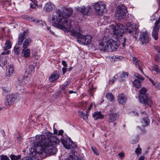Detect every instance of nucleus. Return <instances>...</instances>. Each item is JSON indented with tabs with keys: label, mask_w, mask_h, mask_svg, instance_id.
I'll return each instance as SVG.
<instances>
[{
	"label": "nucleus",
	"mask_w": 160,
	"mask_h": 160,
	"mask_svg": "<svg viewBox=\"0 0 160 160\" xmlns=\"http://www.w3.org/2000/svg\"><path fill=\"white\" fill-rule=\"evenodd\" d=\"M29 70L31 72H33L34 70V68L32 65L30 66L29 67Z\"/></svg>",
	"instance_id": "37998d69"
},
{
	"label": "nucleus",
	"mask_w": 160,
	"mask_h": 160,
	"mask_svg": "<svg viewBox=\"0 0 160 160\" xmlns=\"http://www.w3.org/2000/svg\"><path fill=\"white\" fill-rule=\"evenodd\" d=\"M17 100V96L13 94L7 96L5 101V105L8 106L12 104L15 102Z\"/></svg>",
	"instance_id": "f8f14e48"
},
{
	"label": "nucleus",
	"mask_w": 160,
	"mask_h": 160,
	"mask_svg": "<svg viewBox=\"0 0 160 160\" xmlns=\"http://www.w3.org/2000/svg\"><path fill=\"white\" fill-rule=\"evenodd\" d=\"M146 91L147 89L144 88H142L140 91V93L142 95L139 97V100L141 103L145 106L148 105L150 107L152 104V101L149 95L146 94Z\"/></svg>",
	"instance_id": "423d86ee"
},
{
	"label": "nucleus",
	"mask_w": 160,
	"mask_h": 160,
	"mask_svg": "<svg viewBox=\"0 0 160 160\" xmlns=\"http://www.w3.org/2000/svg\"><path fill=\"white\" fill-rule=\"evenodd\" d=\"M72 68L70 67L68 69V71H71L72 70Z\"/></svg>",
	"instance_id": "e2e57ef3"
},
{
	"label": "nucleus",
	"mask_w": 160,
	"mask_h": 160,
	"mask_svg": "<svg viewBox=\"0 0 160 160\" xmlns=\"http://www.w3.org/2000/svg\"><path fill=\"white\" fill-rule=\"evenodd\" d=\"M134 75L137 78H138L141 80L143 81L144 79V78L141 75L137 73H135L134 74Z\"/></svg>",
	"instance_id": "72a5a7b5"
},
{
	"label": "nucleus",
	"mask_w": 160,
	"mask_h": 160,
	"mask_svg": "<svg viewBox=\"0 0 160 160\" xmlns=\"http://www.w3.org/2000/svg\"><path fill=\"white\" fill-rule=\"evenodd\" d=\"M1 160H10V159L7 156L2 155L1 156Z\"/></svg>",
	"instance_id": "4c0bfd02"
},
{
	"label": "nucleus",
	"mask_w": 160,
	"mask_h": 160,
	"mask_svg": "<svg viewBox=\"0 0 160 160\" xmlns=\"http://www.w3.org/2000/svg\"><path fill=\"white\" fill-rule=\"evenodd\" d=\"M30 50L29 49H24L22 50L21 55L22 56L26 58H28L30 55Z\"/></svg>",
	"instance_id": "aec40b11"
},
{
	"label": "nucleus",
	"mask_w": 160,
	"mask_h": 160,
	"mask_svg": "<svg viewBox=\"0 0 160 160\" xmlns=\"http://www.w3.org/2000/svg\"><path fill=\"white\" fill-rule=\"evenodd\" d=\"M142 152V149L140 148H137L135 150V152L137 154H140Z\"/></svg>",
	"instance_id": "ea45409f"
},
{
	"label": "nucleus",
	"mask_w": 160,
	"mask_h": 160,
	"mask_svg": "<svg viewBox=\"0 0 160 160\" xmlns=\"http://www.w3.org/2000/svg\"><path fill=\"white\" fill-rule=\"evenodd\" d=\"M153 85H155V83L152 80L151 82Z\"/></svg>",
	"instance_id": "0e129e2a"
},
{
	"label": "nucleus",
	"mask_w": 160,
	"mask_h": 160,
	"mask_svg": "<svg viewBox=\"0 0 160 160\" xmlns=\"http://www.w3.org/2000/svg\"><path fill=\"white\" fill-rule=\"evenodd\" d=\"M32 42L31 39L30 38H27L24 41L23 44L22 48L24 49H26L30 46Z\"/></svg>",
	"instance_id": "6ab92c4d"
},
{
	"label": "nucleus",
	"mask_w": 160,
	"mask_h": 160,
	"mask_svg": "<svg viewBox=\"0 0 160 160\" xmlns=\"http://www.w3.org/2000/svg\"><path fill=\"white\" fill-rule=\"evenodd\" d=\"M150 39V34L147 32H141L139 40L142 44L148 43Z\"/></svg>",
	"instance_id": "1a4fd4ad"
},
{
	"label": "nucleus",
	"mask_w": 160,
	"mask_h": 160,
	"mask_svg": "<svg viewBox=\"0 0 160 160\" xmlns=\"http://www.w3.org/2000/svg\"><path fill=\"white\" fill-rule=\"evenodd\" d=\"M47 29L48 30H49L50 32L52 33V34H53L54 33V32H53V31H52L51 30V28H50V27H47Z\"/></svg>",
	"instance_id": "4d7b16f0"
},
{
	"label": "nucleus",
	"mask_w": 160,
	"mask_h": 160,
	"mask_svg": "<svg viewBox=\"0 0 160 160\" xmlns=\"http://www.w3.org/2000/svg\"><path fill=\"white\" fill-rule=\"evenodd\" d=\"M146 77L149 79V80L150 82H151V81H152L153 80L151 78H149L148 76H147Z\"/></svg>",
	"instance_id": "69168bd1"
},
{
	"label": "nucleus",
	"mask_w": 160,
	"mask_h": 160,
	"mask_svg": "<svg viewBox=\"0 0 160 160\" xmlns=\"http://www.w3.org/2000/svg\"><path fill=\"white\" fill-rule=\"evenodd\" d=\"M12 43L9 40H7L5 43L4 47L2 48L3 50L4 51H7L11 48Z\"/></svg>",
	"instance_id": "412c9836"
},
{
	"label": "nucleus",
	"mask_w": 160,
	"mask_h": 160,
	"mask_svg": "<svg viewBox=\"0 0 160 160\" xmlns=\"http://www.w3.org/2000/svg\"><path fill=\"white\" fill-rule=\"evenodd\" d=\"M144 66L143 65H138V68L141 71V72L143 73V72L142 69L143 68Z\"/></svg>",
	"instance_id": "79ce46f5"
},
{
	"label": "nucleus",
	"mask_w": 160,
	"mask_h": 160,
	"mask_svg": "<svg viewBox=\"0 0 160 160\" xmlns=\"http://www.w3.org/2000/svg\"><path fill=\"white\" fill-rule=\"evenodd\" d=\"M61 141L64 147L66 148L75 149L77 148V145L73 143L71 140H69L68 142L63 139H62Z\"/></svg>",
	"instance_id": "9b49d317"
},
{
	"label": "nucleus",
	"mask_w": 160,
	"mask_h": 160,
	"mask_svg": "<svg viewBox=\"0 0 160 160\" xmlns=\"http://www.w3.org/2000/svg\"><path fill=\"white\" fill-rule=\"evenodd\" d=\"M91 148L94 154L97 155H99V153L98 152V150L95 147H92Z\"/></svg>",
	"instance_id": "c9c22d12"
},
{
	"label": "nucleus",
	"mask_w": 160,
	"mask_h": 160,
	"mask_svg": "<svg viewBox=\"0 0 160 160\" xmlns=\"http://www.w3.org/2000/svg\"><path fill=\"white\" fill-rule=\"evenodd\" d=\"M152 70L155 71L157 74L160 72V69L156 65H154L152 68Z\"/></svg>",
	"instance_id": "2f4dec72"
},
{
	"label": "nucleus",
	"mask_w": 160,
	"mask_h": 160,
	"mask_svg": "<svg viewBox=\"0 0 160 160\" xmlns=\"http://www.w3.org/2000/svg\"><path fill=\"white\" fill-rule=\"evenodd\" d=\"M21 157V156L19 155L16 156L13 155H11V158L12 160H18Z\"/></svg>",
	"instance_id": "7c9ffc66"
},
{
	"label": "nucleus",
	"mask_w": 160,
	"mask_h": 160,
	"mask_svg": "<svg viewBox=\"0 0 160 160\" xmlns=\"http://www.w3.org/2000/svg\"><path fill=\"white\" fill-rule=\"evenodd\" d=\"M69 92L70 94H72V93H76V92L73 91L72 90H70L69 91Z\"/></svg>",
	"instance_id": "052dcab7"
},
{
	"label": "nucleus",
	"mask_w": 160,
	"mask_h": 160,
	"mask_svg": "<svg viewBox=\"0 0 160 160\" xmlns=\"http://www.w3.org/2000/svg\"><path fill=\"white\" fill-rule=\"evenodd\" d=\"M7 63L6 57L0 58V66L2 67L4 66Z\"/></svg>",
	"instance_id": "a878e982"
},
{
	"label": "nucleus",
	"mask_w": 160,
	"mask_h": 160,
	"mask_svg": "<svg viewBox=\"0 0 160 160\" xmlns=\"http://www.w3.org/2000/svg\"><path fill=\"white\" fill-rule=\"evenodd\" d=\"M128 73L126 72H123L120 75V78L122 79H123L124 78H127L128 77Z\"/></svg>",
	"instance_id": "473e14b6"
},
{
	"label": "nucleus",
	"mask_w": 160,
	"mask_h": 160,
	"mask_svg": "<svg viewBox=\"0 0 160 160\" xmlns=\"http://www.w3.org/2000/svg\"><path fill=\"white\" fill-rule=\"evenodd\" d=\"M156 87L157 88H160V83H157Z\"/></svg>",
	"instance_id": "13d9d810"
},
{
	"label": "nucleus",
	"mask_w": 160,
	"mask_h": 160,
	"mask_svg": "<svg viewBox=\"0 0 160 160\" xmlns=\"http://www.w3.org/2000/svg\"><path fill=\"white\" fill-rule=\"evenodd\" d=\"M32 2V3L37 5V2L36 0H31Z\"/></svg>",
	"instance_id": "5fc2aeb1"
},
{
	"label": "nucleus",
	"mask_w": 160,
	"mask_h": 160,
	"mask_svg": "<svg viewBox=\"0 0 160 160\" xmlns=\"http://www.w3.org/2000/svg\"><path fill=\"white\" fill-rule=\"evenodd\" d=\"M62 64L65 67H67V63L64 60H63L62 61Z\"/></svg>",
	"instance_id": "09e8293b"
},
{
	"label": "nucleus",
	"mask_w": 160,
	"mask_h": 160,
	"mask_svg": "<svg viewBox=\"0 0 160 160\" xmlns=\"http://www.w3.org/2000/svg\"><path fill=\"white\" fill-rule=\"evenodd\" d=\"M5 51L2 52L1 54L2 55H8L11 53V51L10 50L8 51Z\"/></svg>",
	"instance_id": "a19ab883"
},
{
	"label": "nucleus",
	"mask_w": 160,
	"mask_h": 160,
	"mask_svg": "<svg viewBox=\"0 0 160 160\" xmlns=\"http://www.w3.org/2000/svg\"><path fill=\"white\" fill-rule=\"evenodd\" d=\"M76 9L78 12L85 15H88L91 10L90 7H85L84 6H78Z\"/></svg>",
	"instance_id": "ddd939ff"
},
{
	"label": "nucleus",
	"mask_w": 160,
	"mask_h": 160,
	"mask_svg": "<svg viewBox=\"0 0 160 160\" xmlns=\"http://www.w3.org/2000/svg\"><path fill=\"white\" fill-rule=\"evenodd\" d=\"M118 117V115L116 113H111L109 114L108 122H115Z\"/></svg>",
	"instance_id": "f3484780"
},
{
	"label": "nucleus",
	"mask_w": 160,
	"mask_h": 160,
	"mask_svg": "<svg viewBox=\"0 0 160 160\" xmlns=\"http://www.w3.org/2000/svg\"><path fill=\"white\" fill-rule=\"evenodd\" d=\"M83 114V113L82 112L80 111L78 112V114L80 117Z\"/></svg>",
	"instance_id": "bf43d9fd"
},
{
	"label": "nucleus",
	"mask_w": 160,
	"mask_h": 160,
	"mask_svg": "<svg viewBox=\"0 0 160 160\" xmlns=\"http://www.w3.org/2000/svg\"><path fill=\"white\" fill-rule=\"evenodd\" d=\"M3 39V37H0V39L1 40H2Z\"/></svg>",
	"instance_id": "338daca9"
},
{
	"label": "nucleus",
	"mask_w": 160,
	"mask_h": 160,
	"mask_svg": "<svg viewBox=\"0 0 160 160\" xmlns=\"http://www.w3.org/2000/svg\"><path fill=\"white\" fill-rule=\"evenodd\" d=\"M28 34V32L26 31H24L23 33H20L18 40V45L20 46L22 44L25 38L27 36Z\"/></svg>",
	"instance_id": "2eb2a0df"
},
{
	"label": "nucleus",
	"mask_w": 160,
	"mask_h": 160,
	"mask_svg": "<svg viewBox=\"0 0 160 160\" xmlns=\"http://www.w3.org/2000/svg\"><path fill=\"white\" fill-rule=\"evenodd\" d=\"M155 49L156 50L157 52L160 53V48L158 46L155 47Z\"/></svg>",
	"instance_id": "603ef678"
},
{
	"label": "nucleus",
	"mask_w": 160,
	"mask_h": 160,
	"mask_svg": "<svg viewBox=\"0 0 160 160\" xmlns=\"http://www.w3.org/2000/svg\"><path fill=\"white\" fill-rule=\"evenodd\" d=\"M118 156L121 158H122L124 157V154L123 153L121 152L118 154Z\"/></svg>",
	"instance_id": "3c124183"
},
{
	"label": "nucleus",
	"mask_w": 160,
	"mask_h": 160,
	"mask_svg": "<svg viewBox=\"0 0 160 160\" xmlns=\"http://www.w3.org/2000/svg\"><path fill=\"white\" fill-rule=\"evenodd\" d=\"M98 47L101 51L108 52L116 51L118 48L117 42L106 37L99 40Z\"/></svg>",
	"instance_id": "20e7f679"
},
{
	"label": "nucleus",
	"mask_w": 160,
	"mask_h": 160,
	"mask_svg": "<svg viewBox=\"0 0 160 160\" xmlns=\"http://www.w3.org/2000/svg\"><path fill=\"white\" fill-rule=\"evenodd\" d=\"M77 28V30H73L72 32V35L77 38L78 42L83 44H87L90 43L92 39L91 36L87 35L83 36L80 32L79 28Z\"/></svg>",
	"instance_id": "39448f33"
},
{
	"label": "nucleus",
	"mask_w": 160,
	"mask_h": 160,
	"mask_svg": "<svg viewBox=\"0 0 160 160\" xmlns=\"http://www.w3.org/2000/svg\"><path fill=\"white\" fill-rule=\"evenodd\" d=\"M59 75L56 72L52 73L50 76L49 79L51 82H53L56 80L59 77Z\"/></svg>",
	"instance_id": "4be33fe9"
},
{
	"label": "nucleus",
	"mask_w": 160,
	"mask_h": 160,
	"mask_svg": "<svg viewBox=\"0 0 160 160\" xmlns=\"http://www.w3.org/2000/svg\"><path fill=\"white\" fill-rule=\"evenodd\" d=\"M116 124H117L116 123V122L114 123L113 124L114 126H116Z\"/></svg>",
	"instance_id": "774afa93"
},
{
	"label": "nucleus",
	"mask_w": 160,
	"mask_h": 160,
	"mask_svg": "<svg viewBox=\"0 0 160 160\" xmlns=\"http://www.w3.org/2000/svg\"><path fill=\"white\" fill-rule=\"evenodd\" d=\"M145 157L144 156H141L139 158V160H144Z\"/></svg>",
	"instance_id": "6e6d98bb"
},
{
	"label": "nucleus",
	"mask_w": 160,
	"mask_h": 160,
	"mask_svg": "<svg viewBox=\"0 0 160 160\" xmlns=\"http://www.w3.org/2000/svg\"><path fill=\"white\" fill-rule=\"evenodd\" d=\"M70 82L68 81H67L66 83L64 84L62 87V89L65 90L67 88L68 86L69 85Z\"/></svg>",
	"instance_id": "e433bc0d"
},
{
	"label": "nucleus",
	"mask_w": 160,
	"mask_h": 160,
	"mask_svg": "<svg viewBox=\"0 0 160 160\" xmlns=\"http://www.w3.org/2000/svg\"><path fill=\"white\" fill-rule=\"evenodd\" d=\"M36 138L38 140L35 142L38 153L41 154L44 152L47 155H52L56 154L58 149L55 145L59 143L60 141L56 137L52 135L47 140L44 135H37Z\"/></svg>",
	"instance_id": "f257e3e1"
},
{
	"label": "nucleus",
	"mask_w": 160,
	"mask_h": 160,
	"mask_svg": "<svg viewBox=\"0 0 160 160\" xmlns=\"http://www.w3.org/2000/svg\"><path fill=\"white\" fill-rule=\"evenodd\" d=\"M63 131L62 130H60L58 133V135H62L63 133Z\"/></svg>",
	"instance_id": "de8ad7c7"
},
{
	"label": "nucleus",
	"mask_w": 160,
	"mask_h": 160,
	"mask_svg": "<svg viewBox=\"0 0 160 160\" xmlns=\"http://www.w3.org/2000/svg\"><path fill=\"white\" fill-rule=\"evenodd\" d=\"M127 12V10L125 6L121 5L117 7V10L115 14V17L118 20L122 19Z\"/></svg>",
	"instance_id": "0eeeda50"
},
{
	"label": "nucleus",
	"mask_w": 160,
	"mask_h": 160,
	"mask_svg": "<svg viewBox=\"0 0 160 160\" xmlns=\"http://www.w3.org/2000/svg\"><path fill=\"white\" fill-rule=\"evenodd\" d=\"M131 116H137V117H138V114L135 112H132L131 113Z\"/></svg>",
	"instance_id": "c03bdc74"
},
{
	"label": "nucleus",
	"mask_w": 160,
	"mask_h": 160,
	"mask_svg": "<svg viewBox=\"0 0 160 160\" xmlns=\"http://www.w3.org/2000/svg\"><path fill=\"white\" fill-rule=\"evenodd\" d=\"M133 83L134 85L137 88L141 87V82L138 79H135L133 82Z\"/></svg>",
	"instance_id": "bb28decb"
},
{
	"label": "nucleus",
	"mask_w": 160,
	"mask_h": 160,
	"mask_svg": "<svg viewBox=\"0 0 160 160\" xmlns=\"http://www.w3.org/2000/svg\"><path fill=\"white\" fill-rule=\"evenodd\" d=\"M106 97L111 102L113 101L114 99V96L110 93H108L106 94Z\"/></svg>",
	"instance_id": "cd10ccee"
},
{
	"label": "nucleus",
	"mask_w": 160,
	"mask_h": 160,
	"mask_svg": "<svg viewBox=\"0 0 160 160\" xmlns=\"http://www.w3.org/2000/svg\"><path fill=\"white\" fill-rule=\"evenodd\" d=\"M127 32L130 34L133 37L136 38L138 33L137 29L136 28V25L134 23L132 24L128 22L126 25ZM126 27L123 24L118 23L115 27L113 31V35H115L116 38H118L122 36L124 31H126Z\"/></svg>",
	"instance_id": "7ed1b4c3"
},
{
	"label": "nucleus",
	"mask_w": 160,
	"mask_h": 160,
	"mask_svg": "<svg viewBox=\"0 0 160 160\" xmlns=\"http://www.w3.org/2000/svg\"><path fill=\"white\" fill-rule=\"evenodd\" d=\"M115 77H113L111 80H110L109 81V84H112V83H113V82L115 81Z\"/></svg>",
	"instance_id": "49530a36"
},
{
	"label": "nucleus",
	"mask_w": 160,
	"mask_h": 160,
	"mask_svg": "<svg viewBox=\"0 0 160 160\" xmlns=\"http://www.w3.org/2000/svg\"><path fill=\"white\" fill-rule=\"evenodd\" d=\"M94 6L96 13L98 15H101L106 11V5L103 3L100 2L95 3Z\"/></svg>",
	"instance_id": "6e6552de"
},
{
	"label": "nucleus",
	"mask_w": 160,
	"mask_h": 160,
	"mask_svg": "<svg viewBox=\"0 0 160 160\" xmlns=\"http://www.w3.org/2000/svg\"><path fill=\"white\" fill-rule=\"evenodd\" d=\"M152 35L154 38L156 40L158 38V33L160 29V15L159 19L154 24Z\"/></svg>",
	"instance_id": "9d476101"
},
{
	"label": "nucleus",
	"mask_w": 160,
	"mask_h": 160,
	"mask_svg": "<svg viewBox=\"0 0 160 160\" xmlns=\"http://www.w3.org/2000/svg\"><path fill=\"white\" fill-rule=\"evenodd\" d=\"M123 42L122 43V46L124 47L125 46V42H126V39L125 38H123Z\"/></svg>",
	"instance_id": "864d4df0"
},
{
	"label": "nucleus",
	"mask_w": 160,
	"mask_h": 160,
	"mask_svg": "<svg viewBox=\"0 0 160 160\" xmlns=\"http://www.w3.org/2000/svg\"><path fill=\"white\" fill-rule=\"evenodd\" d=\"M93 117L95 119L97 120L98 119L103 118H104V116L101 114L100 112H96L93 115Z\"/></svg>",
	"instance_id": "b1692460"
},
{
	"label": "nucleus",
	"mask_w": 160,
	"mask_h": 160,
	"mask_svg": "<svg viewBox=\"0 0 160 160\" xmlns=\"http://www.w3.org/2000/svg\"><path fill=\"white\" fill-rule=\"evenodd\" d=\"M73 9L72 8L63 7L62 11L56 10L57 15H54L52 18V25L62 30L64 32H68L71 29V23L68 18L72 15Z\"/></svg>",
	"instance_id": "f03ea898"
},
{
	"label": "nucleus",
	"mask_w": 160,
	"mask_h": 160,
	"mask_svg": "<svg viewBox=\"0 0 160 160\" xmlns=\"http://www.w3.org/2000/svg\"><path fill=\"white\" fill-rule=\"evenodd\" d=\"M88 114L87 112L86 113H83L82 115L80 117L81 118H83L84 120H86L88 119Z\"/></svg>",
	"instance_id": "58836bf2"
},
{
	"label": "nucleus",
	"mask_w": 160,
	"mask_h": 160,
	"mask_svg": "<svg viewBox=\"0 0 160 160\" xmlns=\"http://www.w3.org/2000/svg\"><path fill=\"white\" fill-rule=\"evenodd\" d=\"M26 19L28 21L30 22H33L36 23H39V20L35 19L34 18L31 17H28L27 18H26Z\"/></svg>",
	"instance_id": "c85d7f7f"
},
{
	"label": "nucleus",
	"mask_w": 160,
	"mask_h": 160,
	"mask_svg": "<svg viewBox=\"0 0 160 160\" xmlns=\"http://www.w3.org/2000/svg\"><path fill=\"white\" fill-rule=\"evenodd\" d=\"M149 119L148 117H145L142 118L141 122L143 126H146L149 123Z\"/></svg>",
	"instance_id": "393cba45"
},
{
	"label": "nucleus",
	"mask_w": 160,
	"mask_h": 160,
	"mask_svg": "<svg viewBox=\"0 0 160 160\" xmlns=\"http://www.w3.org/2000/svg\"><path fill=\"white\" fill-rule=\"evenodd\" d=\"M67 69L66 68V67H63L62 68V71L63 72V75L65 73L67 72Z\"/></svg>",
	"instance_id": "8fccbe9b"
},
{
	"label": "nucleus",
	"mask_w": 160,
	"mask_h": 160,
	"mask_svg": "<svg viewBox=\"0 0 160 160\" xmlns=\"http://www.w3.org/2000/svg\"><path fill=\"white\" fill-rule=\"evenodd\" d=\"M14 72V68L12 64H10L8 67V72L6 74V77H10Z\"/></svg>",
	"instance_id": "5701e85b"
},
{
	"label": "nucleus",
	"mask_w": 160,
	"mask_h": 160,
	"mask_svg": "<svg viewBox=\"0 0 160 160\" xmlns=\"http://www.w3.org/2000/svg\"><path fill=\"white\" fill-rule=\"evenodd\" d=\"M19 49V47L17 46V44H16L14 48V51L17 54H18L20 52Z\"/></svg>",
	"instance_id": "f704fd0d"
},
{
	"label": "nucleus",
	"mask_w": 160,
	"mask_h": 160,
	"mask_svg": "<svg viewBox=\"0 0 160 160\" xmlns=\"http://www.w3.org/2000/svg\"><path fill=\"white\" fill-rule=\"evenodd\" d=\"M55 7L54 4L50 2H47L43 8L44 11L50 12L54 9Z\"/></svg>",
	"instance_id": "4468645a"
},
{
	"label": "nucleus",
	"mask_w": 160,
	"mask_h": 160,
	"mask_svg": "<svg viewBox=\"0 0 160 160\" xmlns=\"http://www.w3.org/2000/svg\"><path fill=\"white\" fill-rule=\"evenodd\" d=\"M92 104H91L90 106H89V107L88 109V110H91V108H92Z\"/></svg>",
	"instance_id": "680f3d73"
},
{
	"label": "nucleus",
	"mask_w": 160,
	"mask_h": 160,
	"mask_svg": "<svg viewBox=\"0 0 160 160\" xmlns=\"http://www.w3.org/2000/svg\"><path fill=\"white\" fill-rule=\"evenodd\" d=\"M37 5L36 4H32V3H31L30 4V7L33 9H35V8L36 6H37Z\"/></svg>",
	"instance_id": "a18cd8bd"
},
{
	"label": "nucleus",
	"mask_w": 160,
	"mask_h": 160,
	"mask_svg": "<svg viewBox=\"0 0 160 160\" xmlns=\"http://www.w3.org/2000/svg\"><path fill=\"white\" fill-rule=\"evenodd\" d=\"M127 100L126 96L123 94H121L118 95V102L122 104H125Z\"/></svg>",
	"instance_id": "dca6fc26"
},
{
	"label": "nucleus",
	"mask_w": 160,
	"mask_h": 160,
	"mask_svg": "<svg viewBox=\"0 0 160 160\" xmlns=\"http://www.w3.org/2000/svg\"><path fill=\"white\" fill-rule=\"evenodd\" d=\"M132 60L133 63L136 65H139L140 64V61L136 57H132Z\"/></svg>",
	"instance_id": "c756f323"
},
{
	"label": "nucleus",
	"mask_w": 160,
	"mask_h": 160,
	"mask_svg": "<svg viewBox=\"0 0 160 160\" xmlns=\"http://www.w3.org/2000/svg\"><path fill=\"white\" fill-rule=\"evenodd\" d=\"M72 154H70L66 158V160H82L81 158H78L74 154L75 151L73 150L71 151Z\"/></svg>",
	"instance_id": "a211bd4d"
}]
</instances>
